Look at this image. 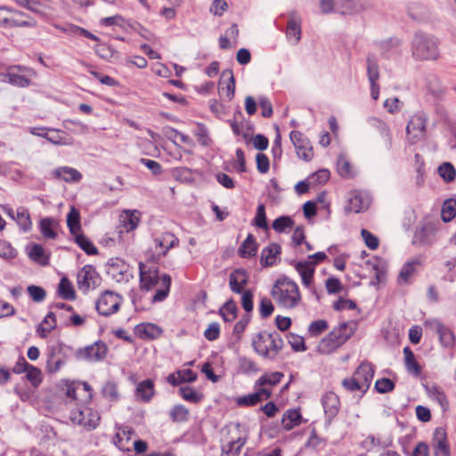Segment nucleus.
<instances>
[{"label":"nucleus","instance_id":"1","mask_svg":"<svg viewBox=\"0 0 456 456\" xmlns=\"http://www.w3.org/2000/svg\"><path fill=\"white\" fill-rule=\"evenodd\" d=\"M139 270L141 288L145 290H156L152 297L153 302L164 300L169 293L171 285L170 276L168 274L159 276L156 267L148 266L142 262L139 263Z\"/></svg>","mask_w":456,"mask_h":456},{"label":"nucleus","instance_id":"2","mask_svg":"<svg viewBox=\"0 0 456 456\" xmlns=\"http://www.w3.org/2000/svg\"><path fill=\"white\" fill-rule=\"evenodd\" d=\"M271 295L276 304L286 309L296 308L301 303L297 284L289 278H281L274 283Z\"/></svg>","mask_w":456,"mask_h":456},{"label":"nucleus","instance_id":"3","mask_svg":"<svg viewBox=\"0 0 456 456\" xmlns=\"http://www.w3.org/2000/svg\"><path fill=\"white\" fill-rule=\"evenodd\" d=\"M354 334L353 328L344 322L335 327L317 345V352L322 354H330L344 345Z\"/></svg>","mask_w":456,"mask_h":456},{"label":"nucleus","instance_id":"4","mask_svg":"<svg viewBox=\"0 0 456 456\" xmlns=\"http://www.w3.org/2000/svg\"><path fill=\"white\" fill-rule=\"evenodd\" d=\"M283 346V340L276 333L260 332L253 339V347L259 354L266 358L273 359Z\"/></svg>","mask_w":456,"mask_h":456},{"label":"nucleus","instance_id":"5","mask_svg":"<svg viewBox=\"0 0 456 456\" xmlns=\"http://www.w3.org/2000/svg\"><path fill=\"white\" fill-rule=\"evenodd\" d=\"M412 54L418 60H436L439 55L436 38L417 34L412 41Z\"/></svg>","mask_w":456,"mask_h":456},{"label":"nucleus","instance_id":"6","mask_svg":"<svg viewBox=\"0 0 456 456\" xmlns=\"http://www.w3.org/2000/svg\"><path fill=\"white\" fill-rule=\"evenodd\" d=\"M0 26L5 28H35L37 21L20 11L2 5L0 6Z\"/></svg>","mask_w":456,"mask_h":456},{"label":"nucleus","instance_id":"7","mask_svg":"<svg viewBox=\"0 0 456 456\" xmlns=\"http://www.w3.org/2000/svg\"><path fill=\"white\" fill-rule=\"evenodd\" d=\"M123 302V297L113 291L106 290L99 297L95 308L99 314L110 316L116 314Z\"/></svg>","mask_w":456,"mask_h":456},{"label":"nucleus","instance_id":"8","mask_svg":"<svg viewBox=\"0 0 456 456\" xmlns=\"http://www.w3.org/2000/svg\"><path fill=\"white\" fill-rule=\"evenodd\" d=\"M179 240L171 232H163L153 239L151 245V260L157 261L165 256L170 248L177 247Z\"/></svg>","mask_w":456,"mask_h":456},{"label":"nucleus","instance_id":"9","mask_svg":"<svg viewBox=\"0 0 456 456\" xmlns=\"http://www.w3.org/2000/svg\"><path fill=\"white\" fill-rule=\"evenodd\" d=\"M34 76L35 71L32 69L16 65L10 67L7 71L3 74V80L16 86L27 87L30 85V78Z\"/></svg>","mask_w":456,"mask_h":456},{"label":"nucleus","instance_id":"10","mask_svg":"<svg viewBox=\"0 0 456 456\" xmlns=\"http://www.w3.org/2000/svg\"><path fill=\"white\" fill-rule=\"evenodd\" d=\"M70 419L73 423L91 430L98 426L100 416L97 411H94L90 408L78 406L71 411Z\"/></svg>","mask_w":456,"mask_h":456},{"label":"nucleus","instance_id":"11","mask_svg":"<svg viewBox=\"0 0 456 456\" xmlns=\"http://www.w3.org/2000/svg\"><path fill=\"white\" fill-rule=\"evenodd\" d=\"M78 289L86 293L90 289H94L101 285L102 278L96 269L90 265H85L77 273Z\"/></svg>","mask_w":456,"mask_h":456},{"label":"nucleus","instance_id":"12","mask_svg":"<svg viewBox=\"0 0 456 456\" xmlns=\"http://www.w3.org/2000/svg\"><path fill=\"white\" fill-rule=\"evenodd\" d=\"M427 117L423 113L413 115L407 126V140L410 143L415 144L424 139L426 134Z\"/></svg>","mask_w":456,"mask_h":456},{"label":"nucleus","instance_id":"13","mask_svg":"<svg viewBox=\"0 0 456 456\" xmlns=\"http://www.w3.org/2000/svg\"><path fill=\"white\" fill-rule=\"evenodd\" d=\"M424 326L430 330L435 331L439 338V341L444 347L452 348L455 346V335L451 329L436 319H428L424 322Z\"/></svg>","mask_w":456,"mask_h":456},{"label":"nucleus","instance_id":"14","mask_svg":"<svg viewBox=\"0 0 456 456\" xmlns=\"http://www.w3.org/2000/svg\"><path fill=\"white\" fill-rule=\"evenodd\" d=\"M108 352V347L102 341H96L90 346L78 348L76 352V357L78 360L87 362H99L103 360Z\"/></svg>","mask_w":456,"mask_h":456},{"label":"nucleus","instance_id":"15","mask_svg":"<svg viewBox=\"0 0 456 456\" xmlns=\"http://www.w3.org/2000/svg\"><path fill=\"white\" fill-rule=\"evenodd\" d=\"M66 395L70 405L87 403L91 398V388L86 382L70 383L67 386Z\"/></svg>","mask_w":456,"mask_h":456},{"label":"nucleus","instance_id":"16","mask_svg":"<svg viewBox=\"0 0 456 456\" xmlns=\"http://www.w3.org/2000/svg\"><path fill=\"white\" fill-rule=\"evenodd\" d=\"M289 137L296 148L297 156L304 160H310L314 156V152L309 139L299 131L290 132Z\"/></svg>","mask_w":456,"mask_h":456},{"label":"nucleus","instance_id":"17","mask_svg":"<svg viewBox=\"0 0 456 456\" xmlns=\"http://www.w3.org/2000/svg\"><path fill=\"white\" fill-rule=\"evenodd\" d=\"M293 266L301 277L302 284L311 291L314 292L313 286L314 275L315 272L314 262L313 260L298 261L293 264Z\"/></svg>","mask_w":456,"mask_h":456},{"label":"nucleus","instance_id":"18","mask_svg":"<svg viewBox=\"0 0 456 456\" xmlns=\"http://www.w3.org/2000/svg\"><path fill=\"white\" fill-rule=\"evenodd\" d=\"M369 208V200L361 191H352L348 193L345 211L346 213H360Z\"/></svg>","mask_w":456,"mask_h":456},{"label":"nucleus","instance_id":"19","mask_svg":"<svg viewBox=\"0 0 456 456\" xmlns=\"http://www.w3.org/2000/svg\"><path fill=\"white\" fill-rule=\"evenodd\" d=\"M301 24L302 19L300 15L295 11L290 12L289 13L286 36L294 45H297L301 39Z\"/></svg>","mask_w":456,"mask_h":456},{"label":"nucleus","instance_id":"20","mask_svg":"<svg viewBox=\"0 0 456 456\" xmlns=\"http://www.w3.org/2000/svg\"><path fill=\"white\" fill-rule=\"evenodd\" d=\"M272 395V389L268 387H258L253 394L238 398L237 403L239 405L253 406L263 400L268 399Z\"/></svg>","mask_w":456,"mask_h":456},{"label":"nucleus","instance_id":"21","mask_svg":"<svg viewBox=\"0 0 456 456\" xmlns=\"http://www.w3.org/2000/svg\"><path fill=\"white\" fill-rule=\"evenodd\" d=\"M140 212L137 210H124L119 216L121 232L134 230L140 222Z\"/></svg>","mask_w":456,"mask_h":456},{"label":"nucleus","instance_id":"22","mask_svg":"<svg viewBox=\"0 0 456 456\" xmlns=\"http://www.w3.org/2000/svg\"><path fill=\"white\" fill-rule=\"evenodd\" d=\"M437 230L436 224L434 222H426L415 232L414 239L422 245H429L434 240L435 233Z\"/></svg>","mask_w":456,"mask_h":456},{"label":"nucleus","instance_id":"23","mask_svg":"<svg viewBox=\"0 0 456 456\" xmlns=\"http://www.w3.org/2000/svg\"><path fill=\"white\" fill-rule=\"evenodd\" d=\"M281 254V247L276 243H271L261 251L260 264L263 267H269L276 265Z\"/></svg>","mask_w":456,"mask_h":456},{"label":"nucleus","instance_id":"24","mask_svg":"<svg viewBox=\"0 0 456 456\" xmlns=\"http://www.w3.org/2000/svg\"><path fill=\"white\" fill-rule=\"evenodd\" d=\"M364 9V4L360 0H336V12L344 15L355 14Z\"/></svg>","mask_w":456,"mask_h":456},{"label":"nucleus","instance_id":"25","mask_svg":"<svg viewBox=\"0 0 456 456\" xmlns=\"http://www.w3.org/2000/svg\"><path fill=\"white\" fill-rule=\"evenodd\" d=\"M322 406L324 409L325 414L328 418H334L338 411L340 406V402L338 396L333 392L326 393L322 399Z\"/></svg>","mask_w":456,"mask_h":456},{"label":"nucleus","instance_id":"26","mask_svg":"<svg viewBox=\"0 0 456 456\" xmlns=\"http://www.w3.org/2000/svg\"><path fill=\"white\" fill-rule=\"evenodd\" d=\"M369 123L370 126L377 128L383 137V149L388 151L392 147V134L388 126L381 119L378 118H370Z\"/></svg>","mask_w":456,"mask_h":456},{"label":"nucleus","instance_id":"27","mask_svg":"<svg viewBox=\"0 0 456 456\" xmlns=\"http://www.w3.org/2000/svg\"><path fill=\"white\" fill-rule=\"evenodd\" d=\"M433 446L436 456H450L446 444V433L443 428H436L433 437Z\"/></svg>","mask_w":456,"mask_h":456},{"label":"nucleus","instance_id":"28","mask_svg":"<svg viewBox=\"0 0 456 456\" xmlns=\"http://www.w3.org/2000/svg\"><path fill=\"white\" fill-rule=\"evenodd\" d=\"M53 175L56 179L65 181L67 183H77L82 178L81 173L70 167H60L53 171Z\"/></svg>","mask_w":456,"mask_h":456},{"label":"nucleus","instance_id":"29","mask_svg":"<svg viewBox=\"0 0 456 456\" xmlns=\"http://www.w3.org/2000/svg\"><path fill=\"white\" fill-rule=\"evenodd\" d=\"M246 444V437H232V440L222 444L221 456H239L241 448Z\"/></svg>","mask_w":456,"mask_h":456},{"label":"nucleus","instance_id":"30","mask_svg":"<svg viewBox=\"0 0 456 456\" xmlns=\"http://www.w3.org/2000/svg\"><path fill=\"white\" fill-rule=\"evenodd\" d=\"M135 332L143 339H155L161 336L162 330L153 323H142L135 327Z\"/></svg>","mask_w":456,"mask_h":456},{"label":"nucleus","instance_id":"31","mask_svg":"<svg viewBox=\"0 0 456 456\" xmlns=\"http://www.w3.org/2000/svg\"><path fill=\"white\" fill-rule=\"evenodd\" d=\"M53 26L58 30H60L63 33H66L68 35H70V36H82V37H85L89 38L94 41L99 40L98 37H96L95 35L92 34L86 28L78 27L74 24L69 23V24H66L65 26L54 24Z\"/></svg>","mask_w":456,"mask_h":456},{"label":"nucleus","instance_id":"32","mask_svg":"<svg viewBox=\"0 0 456 456\" xmlns=\"http://www.w3.org/2000/svg\"><path fill=\"white\" fill-rule=\"evenodd\" d=\"M46 140L54 144L60 146H69L74 143V139L67 133L50 128V132H48Z\"/></svg>","mask_w":456,"mask_h":456},{"label":"nucleus","instance_id":"33","mask_svg":"<svg viewBox=\"0 0 456 456\" xmlns=\"http://www.w3.org/2000/svg\"><path fill=\"white\" fill-rule=\"evenodd\" d=\"M59 223L55 218L45 217L40 220L39 229L43 236L46 239L53 240L57 237V228Z\"/></svg>","mask_w":456,"mask_h":456},{"label":"nucleus","instance_id":"34","mask_svg":"<svg viewBox=\"0 0 456 456\" xmlns=\"http://www.w3.org/2000/svg\"><path fill=\"white\" fill-rule=\"evenodd\" d=\"M248 281V275L244 270H235L230 274L229 284L232 292L241 293L243 286Z\"/></svg>","mask_w":456,"mask_h":456},{"label":"nucleus","instance_id":"35","mask_svg":"<svg viewBox=\"0 0 456 456\" xmlns=\"http://www.w3.org/2000/svg\"><path fill=\"white\" fill-rule=\"evenodd\" d=\"M354 375L358 378L357 379H359L361 383L366 380L367 389H369L374 376L373 366L370 362H363L356 369Z\"/></svg>","mask_w":456,"mask_h":456},{"label":"nucleus","instance_id":"36","mask_svg":"<svg viewBox=\"0 0 456 456\" xmlns=\"http://www.w3.org/2000/svg\"><path fill=\"white\" fill-rule=\"evenodd\" d=\"M366 265L374 272L377 282H381L387 272L386 261L380 257H372L366 262Z\"/></svg>","mask_w":456,"mask_h":456},{"label":"nucleus","instance_id":"37","mask_svg":"<svg viewBox=\"0 0 456 456\" xmlns=\"http://www.w3.org/2000/svg\"><path fill=\"white\" fill-rule=\"evenodd\" d=\"M302 415L297 410L290 409L285 411L281 419V426L286 430L300 425Z\"/></svg>","mask_w":456,"mask_h":456},{"label":"nucleus","instance_id":"38","mask_svg":"<svg viewBox=\"0 0 456 456\" xmlns=\"http://www.w3.org/2000/svg\"><path fill=\"white\" fill-rule=\"evenodd\" d=\"M257 251V244L254 236L249 233L239 248V254L241 257L249 258L254 256Z\"/></svg>","mask_w":456,"mask_h":456},{"label":"nucleus","instance_id":"39","mask_svg":"<svg viewBox=\"0 0 456 456\" xmlns=\"http://www.w3.org/2000/svg\"><path fill=\"white\" fill-rule=\"evenodd\" d=\"M337 169L340 176L344 178H352L356 175L354 166L345 155H340L337 161Z\"/></svg>","mask_w":456,"mask_h":456},{"label":"nucleus","instance_id":"40","mask_svg":"<svg viewBox=\"0 0 456 456\" xmlns=\"http://www.w3.org/2000/svg\"><path fill=\"white\" fill-rule=\"evenodd\" d=\"M154 395V384L151 379L140 382L136 387V395L144 402H149Z\"/></svg>","mask_w":456,"mask_h":456},{"label":"nucleus","instance_id":"41","mask_svg":"<svg viewBox=\"0 0 456 456\" xmlns=\"http://www.w3.org/2000/svg\"><path fill=\"white\" fill-rule=\"evenodd\" d=\"M282 378L283 374L279 371L266 373L257 379L256 387H268L271 389L273 386H275L278 383H280Z\"/></svg>","mask_w":456,"mask_h":456},{"label":"nucleus","instance_id":"42","mask_svg":"<svg viewBox=\"0 0 456 456\" xmlns=\"http://www.w3.org/2000/svg\"><path fill=\"white\" fill-rule=\"evenodd\" d=\"M67 225L70 233L75 236L80 233V214L74 207H72L67 216Z\"/></svg>","mask_w":456,"mask_h":456},{"label":"nucleus","instance_id":"43","mask_svg":"<svg viewBox=\"0 0 456 456\" xmlns=\"http://www.w3.org/2000/svg\"><path fill=\"white\" fill-rule=\"evenodd\" d=\"M404 362L407 370L414 375H419L421 368L419 362L415 360L413 352L410 347L406 346L403 348Z\"/></svg>","mask_w":456,"mask_h":456},{"label":"nucleus","instance_id":"44","mask_svg":"<svg viewBox=\"0 0 456 456\" xmlns=\"http://www.w3.org/2000/svg\"><path fill=\"white\" fill-rule=\"evenodd\" d=\"M58 293L61 298L66 300H73L76 297L73 285L67 277L61 279L58 285Z\"/></svg>","mask_w":456,"mask_h":456},{"label":"nucleus","instance_id":"45","mask_svg":"<svg viewBox=\"0 0 456 456\" xmlns=\"http://www.w3.org/2000/svg\"><path fill=\"white\" fill-rule=\"evenodd\" d=\"M134 431L128 427H121L118 428L115 437H114V443L121 450H126V444L124 441L128 442L132 436L134 435Z\"/></svg>","mask_w":456,"mask_h":456},{"label":"nucleus","instance_id":"46","mask_svg":"<svg viewBox=\"0 0 456 456\" xmlns=\"http://www.w3.org/2000/svg\"><path fill=\"white\" fill-rule=\"evenodd\" d=\"M19 226L24 231L28 232L30 230L32 222L28 210L24 207H20L16 209V218Z\"/></svg>","mask_w":456,"mask_h":456},{"label":"nucleus","instance_id":"47","mask_svg":"<svg viewBox=\"0 0 456 456\" xmlns=\"http://www.w3.org/2000/svg\"><path fill=\"white\" fill-rule=\"evenodd\" d=\"M65 364L63 357L57 356L55 348H53L48 355L46 362V369L50 373L57 372Z\"/></svg>","mask_w":456,"mask_h":456},{"label":"nucleus","instance_id":"48","mask_svg":"<svg viewBox=\"0 0 456 456\" xmlns=\"http://www.w3.org/2000/svg\"><path fill=\"white\" fill-rule=\"evenodd\" d=\"M354 375H353L349 379H345L342 382L343 387L348 391L354 392L360 391L362 394H364L367 389V382L366 380L361 383L359 379H357Z\"/></svg>","mask_w":456,"mask_h":456},{"label":"nucleus","instance_id":"49","mask_svg":"<svg viewBox=\"0 0 456 456\" xmlns=\"http://www.w3.org/2000/svg\"><path fill=\"white\" fill-rule=\"evenodd\" d=\"M189 410L182 404L175 405L169 411L170 419L174 422H185L189 419Z\"/></svg>","mask_w":456,"mask_h":456},{"label":"nucleus","instance_id":"50","mask_svg":"<svg viewBox=\"0 0 456 456\" xmlns=\"http://www.w3.org/2000/svg\"><path fill=\"white\" fill-rule=\"evenodd\" d=\"M456 216V200L449 199L445 200L442 207L441 217L444 222L452 221Z\"/></svg>","mask_w":456,"mask_h":456},{"label":"nucleus","instance_id":"51","mask_svg":"<svg viewBox=\"0 0 456 456\" xmlns=\"http://www.w3.org/2000/svg\"><path fill=\"white\" fill-rule=\"evenodd\" d=\"M76 243L87 254V255H96L98 250L94 243L84 234L78 233L75 235Z\"/></svg>","mask_w":456,"mask_h":456},{"label":"nucleus","instance_id":"52","mask_svg":"<svg viewBox=\"0 0 456 456\" xmlns=\"http://www.w3.org/2000/svg\"><path fill=\"white\" fill-rule=\"evenodd\" d=\"M438 174L446 183L452 182L456 176V169L450 162H444L438 167Z\"/></svg>","mask_w":456,"mask_h":456},{"label":"nucleus","instance_id":"53","mask_svg":"<svg viewBox=\"0 0 456 456\" xmlns=\"http://www.w3.org/2000/svg\"><path fill=\"white\" fill-rule=\"evenodd\" d=\"M220 314L225 322H232L237 315V306L233 300L227 301L220 309Z\"/></svg>","mask_w":456,"mask_h":456},{"label":"nucleus","instance_id":"54","mask_svg":"<svg viewBox=\"0 0 456 456\" xmlns=\"http://www.w3.org/2000/svg\"><path fill=\"white\" fill-rule=\"evenodd\" d=\"M181 396L191 403H200L203 399V395L195 391L193 388L190 387H182L179 389Z\"/></svg>","mask_w":456,"mask_h":456},{"label":"nucleus","instance_id":"55","mask_svg":"<svg viewBox=\"0 0 456 456\" xmlns=\"http://www.w3.org/2000/svg\"><path fill=\"white\" fill-rule=\"evenodd\" d=\"M25 373L26 379L31 383V385L34 387H37L41 384L43 377L40 369L31 365L30 367H28V370Z\"/></svg>","mask_w":456,"mask_h":456},{"label":"nucleus","instance_id":"56","mask_svg":"<svg viewBox=\"0 0 456 456\" xmlns=\"http://www.w3.org/2000/svg\"><path fill=\"white\" fill-rule=\"evenodd\" d=\"M223 77L227 76L228 83L225 87H222L223 93L225 97L230 101L232 99L235 92V80L232 70H225L223 72Z\"/></svg>","mask_w":456,"mask_h":456},{"label":"nucleus","instance_id":"57","mask_svg":"<svg viewBox=\"0 0 456 456\" xmlns=\"http://www.w3.org/2000/svg\"><path fill=\"white\" fill-rule=\"evenodd\" d=\"M417 262H409L406 263L401 269L399 276H398V281L400 283H407L409 281L410 277L415 273L416 271V265Z\"/></svg>","mask_w":456,"mask_h":456},{"label":"nucleus","instance_id":"58","mask_svg":"<svg viewBox=\"0 0 456 456\" xmlns=\"http://www.w3.org/2000/svg\"><path fill=\"white\" fill-rule=\"evenodd\" d=\"M294 222L289 216H282L276 218L272 226L277 232H283L287 228H291Z\"/></svg>","mask_w":456,"mask_h":456},{"label":"nucleus","instance_id":"59","mask_svg":"<svg viewBox=\"0 0 456 456\" xmlns=\"http://www.w3.org/2000/svg\"><path fill=\"white\" fill-rule=\"evenodd\" d=\"M253 224L261 229H267L268 224L266 222L265 208L264 204H259L256 208V214L253 220Z\"/></svg>","mask_w":456,"mask_h":456},{"label":"nucleus","instance_id":"60","mask_svg":"<svg viewBox=\"0 0 456 456\" xmlns=\"http://www.w3.org/2000/svg\"><path fill=\"white\" fill-rule=\"evenodd\" d=\"M328 322L325 320H317L310 323L308 332L311 336L316 337L328 329Z\"/></svg>","mask_w":456,"mask_h":456},{"label":"nucleus","instance_id":"61","mask_svg":"<svg viewBox=\"0 0 456 456\" xmlns=\"http://www.w3.org/2000/svg\"><path fill=\"white\" fill-rule=\"evenodd\" d=\"M362 237L364 240L365 245L371 250H375L379 248V239L373 235L370 232L366 229L361 231Z\"/></svg>","mask_w":456,"mask_h":456},{"label":"nucleus","instance_id":"62","mask_svg":"<svg viewBox=\"0 0 456 456\" xmlns=\"http://www.w3.org/2000/svg\"><path fill=\"white\" fill-rule=\"evenodd\" d=\"M429 393L430 396H432L444 410L447 409L448 401L443 390L437 387H433L430 388Z\"/></svg>","mask_w":456,"mask_h":456},{"label":"nucleus","instance_id":"63","mask_svg":"<svg viewBox=\"0 0 456 456\" xmlns=\"http://www.w3.org/2000/svg\"><path fill=\"white\" fill-rule=\"evenodd\" d=\"M16 250L5 240H0V257L12 259L16 256Z\"/></svg>","mask_w":456,"mask_h":456},{"label":"nucleus","instance_id":"64","mask_svg":"<svg viewBox=\"0 0 456 456\" xmlns=\"http://www.w3.org/2000/svg\"><path fill=\"white\" fill-rule=\"evenodd\" d=\"M28 293L35 302H42L46 296L45 290L43 288L36 285L28 286Z\"/></svg>","mask_w":456,"mask_h":456}]
</instances>
